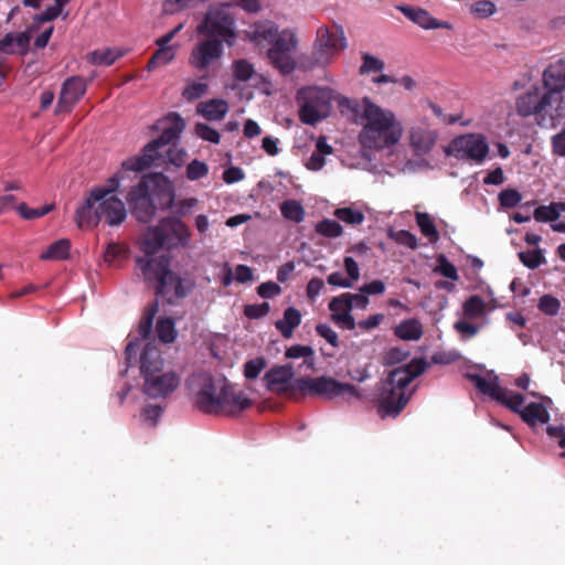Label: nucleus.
Wrapping results in <instances>:
<instances>
[{
    "label": "nucleus",
    "mask_w": 565,
    "mask_h": 565,
    "mask_svg": "<svg viewBox=\"0 0 565 565\" xmlns=\"http://www.w3.org/2000/svg\"><path fill=\"white\" fill-rule=\"evenodd\" d=\"M86 92V82L81 76L67 78L63 85L56 104V113H70Z\"/></svg>",
    "instance_id": "21"
},
{
    "label": "nucleus",
    "mask_w": 565,
    "mask_h": 565,
    "mask_svg": "<svg viewBox=\"0 0 565 565\" xmlns=\"http://www.w3.org/2000/svg\"><path fill=\"white\" fill-rule=\"evenodd\" d=\"M194 131L198 137L205 141L218 143L221 140L218 131L206 124L198 122L194 127Z\"/></svg>",
    "instance_id": "55"
},
{
    "label": "nucleus",
    "mask_w": 565,
    "mask_h": 565,
    "mask_svg": "<svg viewBox=\"0 0 565 565\" xmlns=\"http://www.w3.org/2000/svg\"><path fill=\"white\" fill-rule=\"evenodd\" d=\"M301 323V313L295 307H288L284 311V317L275 322V328L285 339H290L296 328Z\"/></svg>",
    "instance_id": "30"
},
{
    "label": "nucleus",
    "mask_w": 565,
    "mask_h": 565,
    "mask_svg": "<svg viewBox=\"0 0 565 565\" xmlns=\"http://www.w3.org/2000/svg\"><path fill=\"white\" fill-rule=\"evenodd\" d=\"M409 353L401 348H391L383 356L384 365H395L408 358Z\"/></svg>",
    "instance_id": "61"
},
{
    "label": "nucleus",
    "mask_w": 565,
    "mask_h": 565,
    "mask_svg": "<svg viewBox=\"0 0 565 565\" xmlns=\"http://www.w3.org/2000/svg\"><path fill=\"white\" fill-rule=\"evenodd\" d=\"M297 39L294 32L288 29L277 32L274 40L269 43L271 46L267 52H294L297 49Z\"/></svg>",
    "instance_id": "31"
},
{
    "label": "nucleus",
    "mask_w": 565,
    "mask_h": 565,
    "mask_svg": "<svg viewBox=\"0 0 565 565\" xmlns=\"http://www.w3.org/2000/svg\"><path fill=\"white\" fill-rule=\"evenodd\" d=\"M199 201L195 198H189L180 200L179 202L173 203L172 206V216L181 218L182 216H186L192 213V210L198 205Z\"/></svg>",
    "instance_id": "52"
},
{
    "label": "nucleus",
    "mask_w": 565,
    "mask_h": 565,
    "mask_svg": "<svg viewBox=\"0 0 565 565\" xmlns=\"http://www.w3.org/2000/svg\"><path fill=\"white\" fill-rule=\"evenodd\" d=\"M270 311L268 302L246 305L244 307V315L248 319H260L267 316Z\"/></svg>",
    "instance_id": "58"
},
{
    "label": "nucleus",
    "mask_w": 565,
    "mask_h": 565,
    "mask_svg": "<svg viewBox=\"0 0 565 565\" xmlns=\"http://www.w3.org/2000/svg\"><path fill=\"white\" fill-rule=\"evenodd\" d=\"M173 122L166 127L162 134L147 143L140 157L129 158L122 162V167L134 172H141L150 166L171 163L181 167L184 163L186 152L178 147L180 134L185 128L184 120L178 114H171Z\"/></svg>",
    "instance_id": "1"
},
{
    "label": "nucleus",
    "mask_w": 565,
    "mask_h": 565,
    "mask_svg": "<svg viewBox=\"0 0 565 565\" xmlns=\"http://www.w3.org/2000/svg\"><path fill=\"white\" fill-rule=\"evenodd\" d=\"M498 200L501 207L512 209L521 202L522 195L515 189H504L499 193Z\"/></svg>",
    "instance_id": "49"
},
{
    "label": "nucleus",
    "mask_w": 565,
    "mask_h": 565,
    "mask_svg": "<svg viewBox=\"0 0 565 565\" xmlns=\"http://www.w3.org/2000/svg\"><path fill=\"white\" fill-rule=\"evenodd\" d=\"M67 4V0H55V4L49 7L46 10L36 14L34 20L36 22H50L55 20L63 11V8Z\"/></svg>",
    "instance_id": "51"
},
{
    "label": "nucleus",
    "mask_w": 565,
    "mask_h": 565,
    "mask_svg": "<svg viewBox=\"0 0 565 565\" xmlns=\"http://www.w3.org/2000/svg\"><path fill=\"white\" fill-rule=\"evenodd\" d=\"M278 26L271 21L255 22L245 31L246 38L257 44L262 42L270 43L277 35Z\"/></svg>",
    "instance_id": "27"
},
{
    "label": "nucleus",
    "mask_w": 565,
    "mask_h": 565,
    "mask_svg": "<svg viewBox=\"0 0 565 565\" xmlns=\"http://www.w3.org/2000/svg\"><path fill=\"white\" fill-rule=\"evenodd\" d=\"M120 55L111 49L94 51L88 54V61L94 65H111Z\"/></svg>",
    "instance_id": "46"
},
{
    "label": "nucleus",
    "mask_w": 565,
    "mask_h": 565,
    "mask_svg": "<svg viewBox=\"0 0 565 565\" xmlns=\"http://www.w3.org/2000/svg\"><path fill=\"white\" fill-rule=\"evenodd\" d=\"M384 67H385L384 61H382L381 58L373 56L369 53H363L362 54V64L360 66L359 72L361 75H364V74L381 72L384 70Z\"/></svg>",
    "instance_id": "47"
},
{
    "label": "nucleus",
    "mask_w": 565,
    "mask_h": 565,
    "mask_svg": "<svg viewBox=\"0 0 565 565\" xmlns=\"http://www.w3.org/2000/svg\"><path fill=\"white\" fill-rule=\"evenodd\" d=\"M533 217L537 222H553L556 221L558 216V211H556L553 203L550 205H540L534 210Z\"/></svg>",
    "instance_id": "54"
},
{
    "label": "nucleus",
    "mask_w": 565,
    "mask_h": 565,
    "mask_svg": "<svg viewBox=\"0 0 565 565\" xmlns=\"http://www.w3.org/2000/svg\"><path fill=\"white\" fill-rule=\"evenodd\" d=\"M175 56L173 47H158V50L150 57L147 70L149 72L156 70L159 66L167 65Z\"/></svg>",
    "instance_id": "41"
},
{
    "label": "nucleus",
    "mask_w": 565,
    "mask_h": 565,
    "mask_svg": "<svg viewBox=\"0 0 565 565\" xmlns=\"http://www.w3.org/2000/svg\"><path fill=\"white\" fill-rule=\"evenodd\" d=\"M127 171L128 170L121 166V170L113 175L106 185L95 186L90 189L89 192L93 193V196L97 200L105 196H116L115 192L119 189L120 180L124 179Z\"/></svg>",
    "instance_id": "35"
},
{
    "label": "nucleus",
    "mask_w": 565,
    "mask_h": 565,
    "mask_svg": "<svg viewBox=\"0 0 565 565\" xmlns=\"http://www.w3.org/2000/svg\"><path fill=\"white\" fill-rule=\"evenodd\" d=\"M266 366L263 358L249 360L244 365V375L248 380L256 379Z\"/></svg>",
    "instance_id": "60"
},
{
    "label": "nucleus",
    "mask_w": 565,
    "mask_h": 565,
    "mask_svg": "<svg viewBox=\"0 0 565 565\" xmlns=\"http://www.w3.org/2000/svg\"><path fill=\"white\" fill-rule=\"evenodd\" d=\"M149 180V189L157 210H171L174 203V190L170 180L162 173L145 175Z\"/></svg>",
    "instance_id": "19"
},
{
    "label": "nucleus",
    "mask_w": 565,
    "mask_h": 565,
    "mask_svg": "<svg viewBox=\"0 0 565 565\" xmlns=\"http://www.w3.org/2000/svg\"><path fill=\"white\" fill-rule=\"evenodd\" d=\"M224 376L199 373L191 377V386L195 392L194 405L204 414L218 415L220 399L224 390Z\"/></svg>",
    "instance_id": "7"
},
{
    "label": "nucleus",
    "mask_w": 565,
    "mask_h": 565,
    "mask_svg": "<svg viewBox=\"0 0 565 565\" xmlns=\"http://www.w3.org/2000/svg\"><path fill=\"white\" fill-rule=\"evenodd\" d=\"M428 364L423 358H415L406 365L392 370L384 384L399 391L406 392L409 383L420 374H423Z\"/></svg>",
    "instance_id": "15"
},
{
    "label": "nucleus",
    "mask_w": 565,
    "mask_h": 565,
    "mask_svg": "<svg viewBox=\"0 0 565 565\" xmlns=\"http://www.w3.org/2000/svg\"><path fill=\"white\" fill-rule=\"evenodd\" d=\"M470 10L478 18H489L495 12V6L489 0H478L471 4Z\"/></svg>",
    "instance_id": "56"
},
{
    "label": "nucleus",
    "mask_w": 565,
    "mask_h": 565,
    "mask_svg": "<svg viewBox=\"0 0 565 565\" xmlns=\"http://www.w3.org/2000/svg\"><path fill=\"white\" fill-rule=\"evenodd\" d=\"M409 396L406 392H399L383 383L377 406L380 416L396 417L407 405Z\"/></svg>",
    "instance_id": "18"
},
{
    "label": "nucleus",
    "mask_w": 565,
    "mask_h": 565,
    "mask_svg": "<svg viewBox=\"0 0 565 565\" xmlns=\"http://www.w3.org/2000/svg\"><path fill=\"white\" fill-rule=\"evenodd\" d=\"M156 330L160 341H162L163 343H171L177 338L174 322L170 318L159 319L157 322Z\"/></svg>",
    "instance_id": "43"
},
{
    "label": "nucleus",
    "mask_w": 565,
    "mask_h": 565,
    "mask_svg": "<svg viewBox=\"0 0 565 565\" xmlns=\"http://www.w3.org/2000/svg\"><path fill=\"white\" fill-rule=\"evenodd\" d=\"M255 73L254 66L245 58L233 62V75L238 82L249 81Z\"/></svg>",
    "instance_id": "45"
},
{
    "label": "nucleus",
    "mask_w": 565,
    "mask_h": 565,
    "mask_svg": "<svg viewBox=\"0 0 565 565\" xmlns=\"http://www.w3.org/2000/svg\"><path fill=\"white\" fill-rule=\"evenodd\" d=\"M159 305L157 301L150 303L146 310L145 313L139 322L138 326V333L141 339H147L152 330L153 319L158 312Z\"/></svg>",
    "instance_id": "37"
},
{
    "label": "nucleus",
    "mask_w": 565,
    "mask_h": 565,
    "mask_svg": "<svg viewBox=\"0 0 565 565\" xmlns=\"http://www.w3.org/2000/svg\"><path fill=\"white\" fill-rule=\"evenodd\" d=\"M452 147L458 158H468L482 162L489 152L488 143L479 135H466L454 139Z\"/></svg>",
    "instance_id": "17"
},
{
    "label": "nucleus",
    "mask_w": 565,
    "mask_h": 565,
    "mask_svg": "<svg viewBox=\"0 0 565 565\" xmlns=\"http://www.w3.org/2000/svg\"><path fill=\"white\" fill-rule=\"evenodd\" d=\"M552 152L557 157H565V128L551 139Z\"/></svg>",
    "instance_id": "64"
},
{
    "label": "nucleus",
    "mask_w": 565,
    "mask_h": 565,
    "mask_svg": "<svg viewBox=\"0 0 565 565\" xmlns=\"http://www.w3.org/2000/svg\"><path fill=\"white\" fill-rule=\"evenodd\" d=\"M137 266L142 271L147 281H157L156 295L167 298L172 302V298H183L186 292L183 288L182 279L170 270V259L166 255L158 258H137Z\"/></svg>",
    "instance_id": "5"
},
{
    "label": "nucleus",
    "mask_w": 565,
    "mask_h": 565,
    "mask_svg": "<svg viewBox=\"0 0 565 565\" xmlns=\"http://www.w3.org/2000/svg\"><path fill=\"white\" fill-rule=\"evenodd\" d=\"M395 335L402 340L416 341L423 335L422 323L416 319H408L395 328Z\"/></svg>",
    "instance_id": "33"
},
{
    "label": "nucleus",
    "mask_w": 565,
    "mask_h": 565,
    "mask_svg": "<svg viewBox=\"0 0 565 565\" xmlns=\"http://www.w3.org/2000/svg\"><path fill=\"white\" fill-rule=\"evenodd\" d=\"M127 217L126 205L117 196L95 199L88 193L84 203L75 212V222L79 228L90 230L104 221L109 226H119Z\"/></svg>",
    "instance_id": "4"
},
{
    "label": "nucleus",
    "mask_w": 565,
    "mask_h": 565,
    "mask_svg": "<svg viewBox=\"0 0 565 565\" xmlns=\"http://www.w3.org/2000/svg\"><path fill=\"white\" fill-rule=\"evenodd\" d=\"M220 399V414L236 416L252 406V399L243 391H236L227 379L224 380V390Z\"/></svg>",
    "instance_id": "20"
},
{
    "label": "nucleus",
    "mask_w": 565,
    "mask_h": 565,
    "mask_svg": "<svg viewBox=\"0 0 565 565\" xmlns=\"http://www.w3.org/2000/svg\"><path fill=\"white\" fill-rule=\"evenodd\" d=\"M468 379L475 384L480 393L490 396L492 399L505 406L513 413L518 415L521 414L524 407V396L521 393L501 387L497 377L490 381L479 374H469Z\"/></svg>",
    "instance_id": "11"
},
{
    "label": "nucleus",
    "mask_w": 565,
    "mask_h": 565,
    "mask_svg": "<svg viewBox=\"0 0 565 565\" xmlns=\"http://www.w3.org/2000/svg\"><path fill=\"white\" fill-rule=\"evenodd\" d=\"M294 369L290 364L275 366L266 372L264 380L266 381L267 387L271 392L284 394L289 398H298V390L291 388L294 377Z\"/></svg>",
    "instance_id": "16"
},
{
    "label": "nucleus",
    "mask_w": 565,
    "mask_h": 565,
    "mask_svg": "<svg viewBox=\"0 0 565 565\" xmlns=\"http://www.w3.org/2000/svg\"><path fill=\"white\" fill-rule=\"evenodd\" d=\"M329 309L332 313H342V312H349L352 310L351 303H350V297L347 292L334 297L329 302Z\"/></svg>",
    "instance_id": "59"
},
{
    "label": "nucleus",
    "mask_w": 565,
    "mask_h": 565,
    "mask_svg": "<svg viewBox=\"0 0 565 565\" xmlns=\"http://www.w3.org/2000/svg\"><path fill=\"white\" fill-rule=\"evenodd\" d=\"M159 223L168 242V247L188 245L191 233L184 222L175 216H168L161 218Z\"/></svg>",
    "instance_id": "23"
},
{
    "label": "nucleus",
    "mask_w": 565,
    "mask_h": 565,
    "mask_svg": "<svg viewBox=\"0 0 565 565\" xmlns=\"http://www.w3.org/2000/svg\"><path fill=\"white\" fill-rule=\"evenodd\" d=\"M296 100L300 120L306 125L315 126L329 115L332 90L317 86L302 87L297 92Z\"/></svg>",
    "instance_id": "6"
},
{
    "label": "nucleus",
    "mask_w": 565,
    "mask_h": 565,
    "mask_svg": "<svg viewBox=\"0 0 565 565\" xmlns=\"http://www.w3.org/2000/svg\"><path fill=\"white\" fill-rule=\"evenodd\" d=\"M333 215L349 225H359L364 222V213L353 207H339L335 209Z\"/></svg>",
    "instance_id": "42"
},
{
    "label": "nucleus",
    "mask_w": 565,
    "mask_h": 565,
    "mask_svg": "<svg viewBox=\"0 0 565 565\" xmlns=\"http://www.w3.org/2000/svg\"><path fill=\"white\" fill-rule=\"evenodd\" d=\"M316 332L319 337L323 338L333 348L339 347L338 333L327 323H319L316 327Z\"/></svg>",
    "instance_id": "62"
},
{
    "label": "nucleus",
    "mask_w": 565,
    "mask_h": 565,
    "mask_svg": "<svg viewBox=\"0 0 565 565\" xmlns=\"http://www.w3.org/2000/svg\"><path fill=\"white\" fill-rule=\"evenodd\" d=\"M394 241L403 246H406L411 249H417L418 247V241L417 237L406 230H401L391 235Z\"/></svg>",
    "instance_id": "57"
},
{
    "label": "nucleus",
    "mask_w": 565,
    "mask_h": 565,
    "mask_svg": "<svg viewBox=\"0 0 565 565\" xmlns=\"http://www.w3.org/2000/svg\"><path fill=\"white\" fill-rule=\"evenodd\" d=\"M163 359L159 348L149 342L140 355L143 393L150 398H164L177 390L181 377L174 371L163 372Z\"/></svg>",
    "instance_id": "3"
},
{
    "label": "nucleus",
    "mask_w": 565,
    "mask_h": 565,
    "mask_svg": "<svg viewBox=\"0 0 565 565\" xmlns=\"http://www.w3.org/2000/svg\"><path fill=\"white\" fill-rule=\"evenodd\" d=\"M71 242L61 238L51 244L41 255L42 260H64L70 257Z\"/></svg>",
    "instance_id": "32"
},
{
    "label": "nucleus",
    "mask_w": 565,
    "mask_h": 565,
    "mask_svg": "<svg viewBox=\"0 0 565 565\" xmlns=\"http://www.w3.org/2000/svg\"><path fill=\"white\" fill-rule=\"evenodd\" d=\"M164 245L168 246V242L160 223L156 226L149 227L141 241V250L146 254L145 258H156L153 255Z\"/></svg>",
    "instance_id": "26"
},
{
    "label": "nucleus",
    "mask_w": 565,
    "mask_h": 565,
    "mask_svg": "<svg viewBox=\"0 0 565 565\" xmlns=\"http://www.w3.org/2000/svg\"><path fill=\"white\" fill-rule=\"evenodd\" d=\"M282 216L289 221L300 223L305 218V210L300 202L287 200L280 205Z\"/></svg>",
    "instance_id": "38"
},
{
    "label": "nucleus",
    "mask_w": 565,
    "mask_h": 565,
    "mask_svg": "<svg viewBox=\"0 0 565 565\" xmlns=\"http://www.w3.org/2000/svg\"><path fill=\"white\" fill-rule=\"evenodd\" d=\"M437 270L446 278L451 280H458V271L454 264H451L445 255L438 257Z\"/></svg>",
    "instance_id": "63"
},
{
    "label": "nucleus",
    "mask_w": 565,
    "mask_h": 565,
    "mask_svg": "<svg viewBox=\"0 0 565 565\" xmlns=\"http://www.w3.org/2000/svg\"><path fill=\"white\" fill-rule=\"evenodd\" d=\"M361 107L365 124L360 140L364 147L384 149L399 141L403 130L393 111L381 108L369 97L362 98Z\"/></svg>",
    "instance_id": "2"
},
{
    "label": "nucleus",
    "mask_w": 565,
    "mask_h": 565,
    "mask_svg": "<svg viewBox=\"0 0 565 565\" xmlns=\"http://www.w3.org/2000/svg\"><path fill=\"white\" fill-rule=\"evenodd\" d=\"M18 213L20 216L24 220H35L40 218L46 214H49L51 211L54 210V204H45L42 207L32 209L26 205V203H20L15 206Z\"/></svg>",
    "instance_id": "44"
},
{
    "label": "nucleus",
    "mask_w": 565,
    "mask_h": 565,
    "mask_svg": "<svg viewBox=\"0 0 565 565\" xmlns=\"http://www.w3.org/2000/svg\"><path fill=\"white\" fill-rule=\"evenodd\" d=\"M545 90L561 105L565 90V57L550 64L543 73Z\"/></svg>",
    "instance_id": "22"
},
{
    "label": "nucleus",
    "mask_w": 565,
    "mask_h": 565,
    "mask_svg": "<svg viewBox=\"0 0 565 565\" xmlns=\"http://www.w3.org/2000/svg\"><path fill=\"white\" fill-rule=\"evenodd\" d=\"M463 315L468 319H475L483 316L486 311L484 300L478 296H470L463 303Z\"/></svg>",
    "instance_id": "40"
},
{
    "label": "nucleus",
    "mask_w": 565,
    "mask_h": 565,
    "mask_svg": "<svg viewBox=\"0 0 565 565\" xmlns=\"http://www.w3.org/2000/svg\"><path fill=\"white\" fill-rule=\"evenodd\" d=\"M437 134L430 129L413 127L409 132V142L415 154H427L435 146Z\"/></svg>",
    "instance_id": "25"
},
{
    "label": "nucleus",
    "mask_w": 565,
    "mask_h": 565,
    "mask_svg": "<svg viewBox=\"0 0 565 565\" xmlns=\"http://www.w3.org/2000/svg\"><path fill=\"white\" fill-rule=\"evenodd\" d=\"M348 46L344 30L341 25L334 23L329 26H320L317 30L313 43V62L315 65H327L332 58Z\"/></svg>",
    "instance_id": "8"
},
{
    "label": "nucleus",
    "mask_w": 565,
    "mask_h": 565,
    "mask_svg": "<svg viewBox=\"0 0 565 565\" xmlns=\"http://www.w3.org/2000/svg\"><path fill=\"white\" fill-rule=\"evenodd\" d=\"M398 10L412 22L416 23L425 30L447 29L451 30L452 25L448 21H438L430 13L422 8H414L409 6H401Z\"/></svg>",
    "instance_id": "24"
},
{
    "label": "nucleus",
    "mask_w": 565,
    "mask_h": 565,
    "mask_svg": "<svg viewBox=\"0 0 565 565\" xmlns=\"http://www.w3.org/2000/svg\"><path fill=\"white\" fill-rule=\"evenodd\" d=\"M316 233L323 237L337 238L343 234V227L340 223L331 218H323L315 226Z\"/></svg>",
    "instance_id": "39"
},
{
    "label": "nucleus",
    "mask_w": 565,
    "mask_h": 565,
    "mask_svg": "<svg viewBox=\"0 0 565 565\" xmlns=\"http://www.w3.org/2000/svg\"><path fill=\"white\" fill-rule=\"evenodd\" d=\"M199 34L220 39L222 43L233 46L236 40L235 19L223 8L211 9L198 26Z\"/></svg>",
    "instance_id": "10"
},
{
    "label": "nucleus",
    "mask_w": 565,
    "mask_h": 565,
    "mask_svg": "<svg viewBox=\"0 0 565 565\" xmlns=\"http://www.w3.org/2000/svg\"><path fill=\"white\" fill-rule=\"evenodd\" d=\"M554 105H557V102L553 98V95L546 90L542 93L539 87H534L518 98L516 111L522 117L535 115L544 120L546 115L553 118L552 108Z\"/></svg>",
    "instance_id": "12"
},
{
    "label": "nucleus",
    "mask_w": 565,
    "mask_h": 565,
    "mask_svg": "<svg viewBox=\"0 0 565 565\" xmlns=\"http://www.w3.org/2000/svg\"><path fill=\"white\" fill-rule=\"evenodd\" d=\"M519 258L530 269H535L545 263V257L540 249L521 252Z\"/></svg>",
    "instance_id": "50"
},
{
    "label": "nucleus",
    "mask_w": 565,
    "mask_h": 565,
    "mask_svg": "<svg viewBox=\"0 0 565 565\" xmlns=\"http://www.w3.org/2000/svg\"><path fill=\"white\" fill-rule=\"evenodd\" d=\"M291 54L292 52H267V57L275 68H277L281 74L288 75L296 68V62Z\"/></svg>",
    "instance_id": "34"
},
{
    "label": "nucleus",
    "mask_w": 565,
    "mask_h": 565,
    "mask_svg": "<svg viewBox=\"0 0 565 565\" xmlns=\"http://www.w3.org/2000/svg\"><path fill=\"white\" fill-rule=\"evenodd\" d=\"M415 218L422 234L427 237L430 243H436L439 239V233L431 216L425 212H417Z\"/></svg>",
    "instance_id": "36"
},
{
    "label": "nucleus",
    "mask_w": 565,
    "mask_h": 565,
    "mask_svg": "<svg viewBox=\"0 0 565 565\" xmlns=\"http://www.w3.org/2000/svg\"><path fill=\"white\" fill-rule=\"evenodd\" d=\"M520 417L530 427H536L548 423L550 413L542 403L532 402L523 407Z\"/></svg>",
    "instance_id": "28"
},
{
    "label": "nucleus",
    "mask_w": 565,
    "mask_h": 565,
    "mask_svg": "<svg viewBox=\"0 0 565 565\" xmlns=\"http://www.w3.org/2000/svg\"><path fill=\"white\" fill-rule=\"evenodd\" d=\"M196 113L206 120H222L228 113V104L220 98L201 102L196 107Z\"/></svg>",
    "instance_id": "29"
},
{
    "label": "nucleus",
    "mask_w": 565,
    "mask_h": 565,
    "mask_svg": "<svg viewBox=\"0 0 565 565\" xmlns=\"http://www.w3.org/2000/svg\"><path fill=\"white\" fill-rule=\"evenodd\" d=\"M291 388L298 390V396L317 395L332 398L349 393L359 397L356 388L349 383H341L332 377H298L292 382Z\"/></svg>",
    "instance_id": "9"
},
{
    "label": "nucleus",
    "mask_w": 565,
    "mask_h": 565,
    "mask_svg": "<svg viewBox=\"0 0 565 565\" xmlns=\"http://www.w3.org/2000/svg\"><path fill=\"white\" fill-rule=\"evenodd\" d=\"M537 308L547 316H556L561 309L559 300L552 295H544L539 299Z\"/></svg>",
    "instance_id": "48"
},
{
    "label": "nucleus",
    "mask_w": 565,
    "mask_h": 565,
    "mask_svg": "<svg viewBox=\"0 0 565 565\" xmlns=\"http://www.w3.org/2000/svg\"><path fill=\"white\" fill-rule=\"evenodd\" d=\"M207 173H209L207 164L198 159H194L193 161H191L186 167V178L190 181L200 180V179L206 177Z\"/></svg>",
    "instance_id": "53"
},
{
    "label": "nucleus",
    "mask_w": 565,
    "mask_h": 565,
    "mask_svg": "<svg viewBox=\"0 0 565 565\" xmlns=\"http://www.w3.org/2000/svg\"><path fill=\"white\" fill-rule=\"evenodd\" d=\"M223 55V44L220 39L205 38L192 49L189 63L199 71L206 70Z\"/></svg>",
    "instance_id": "14"
},
{
    "label": "nucleus",
    "mask_w": 565,
    "mask_h": 565,
    "mask_svg": "<svg viewBox=\"0 0 565 565\" xmlns=\"http://www.w3.org/2000/svg\"><path fill=\"white\" fill-rule=\"evenodd\" d=\"M127 201L130 205L131 214L138 222L148 223L154 216L157 204L153 202V196L150 193L149 180H146L145 177L128 192Z\"/></svg>",
    "instance_id": "13"
}]
</instances>
